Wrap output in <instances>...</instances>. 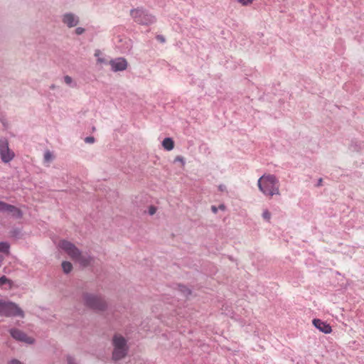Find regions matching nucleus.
<instances>
[{
  "label": "nucleus",
  "mask_w": 364,
  "mask_h": 364,
  "mask_svg": "<svg viewBox=\"0 0 364 364\" xmlns=\"http://www.w3.org/2000/svg\"><path fill=\"white\" fill-rule=\"evenodd\" d=\"M58 247L81 267H87L93 260V258L90 255L87 253L82 254L73 243L68 240H60L58 243Z\"/></svg>",
  "instance_id": "f257e3e1"
},
{
  "label": "nucleus",
  "mask_w": 364,
  "mask_h": 364,
  "mask_svg": "<svg viewBox=\"0 0 364 364\" xmlns=\"http://www.w3.org/2000/svg\"><path fill=\"white\" fill-rule=\"evenodd\" d=\"M259 190L266 196L280 195L279 181L272 174H264L257 181Z\"/></svg>",
  "instance_id": "f03ea898"
},
{
  "label": "nucleus",
  "mask_w": 364,
  "mask_h": 364,
  "mask_svg": "<svg viewBox=\"0 0 364 364\" xmlns=\"http://www.w3.org/2000/svg\"><path fill=\"white\" fill-rule=\"evenodd\" d=\"M113 346L112 360L114 361L120 360L124 358L129 351L127 340L121 334L116 333L113 336L112 340Z\"/></svg>",
  "instance_id": "7ed1b4c3"
},
{
  "label": "nucleus",
  "mask_w": 364,
  "mask_h": 364,
  "mask_svg": "<svg viewBox=\"0 0 364 364\" xmlns=\"http://www.w3.org/2000/svg\"><path fill=\"white\" fill-rule=\"evenodd\" d=\"M130 15L136 23L142 26L151 25L156 21V17L152 14L143 8L132 9Z\"/></svg>",
  "instance_id": "20e7f679"
},
{
  "label": "nucleus",
  "mask_w": 364,
  "mask_h": 364,
  "mask_svg": "<svg viewBox=\"0 0 364 364\" xmlns=\"http://www.w3.org/2000/svg\"><path fill=\"white\" fill-rule=\"evenodd\" d=\"M85 305L96 311H102L107 309V303L101 296L86 293L83 295Z\"/></svg>",
  "instance_id": "39448f33"
},
{
  "label": "nucleus",
  "mask_w": 364,
  "mask_h": 364,
  "mask_svg": "<svg viewBox=\"0 0 364 364\" xmlns=\"http://www.w3.org/2000/svg\"><path fill=\"white\" fill-rule=\"evenodd\" d=\"M0 315L24 317L22 309L15 303L0 300Z\"/></svg>",
  "instance_id": "423d86ee"
},
{
  "label": "nucleus",
  "mask_w": 364,
  "mask_h": 364,
  "mask_svg": "<svg viewBox=\"0 0 364 364\" xmlns=\"http://www.w3.org/2000/svg\"><path fill=\"white\" fill-rule=\"evenodd\" d=\"M15 156L14 152L10 149L9 141L6 138L0 139V157L1 161L5 163H9Z\"/></svg>",
  "instance_id": "0eeeda50"
},
{
  "label": "nucleus",
  "mask_w": 364,
  "mask_h": 364,
  "mask_svg": "<svg viewBox=\"0 0 364 364\" xmlns=\"http://www.w3.org/2000/svg\"><path fill=\"white\" fill-rule=\"evenodd\" d=\"M112 72H121L127 70L128 67L127 60L122 57L116 58L109 61Z\"/></svg>",
  "instance_id": "6e6552de"
},
{
  "label": "nucleus",
  "mask_w": 364,
  "mask_h": 364,
  "mask_svg": "<svg viewBox=\"0 0 364 364\" xmlns=\"http://www.w3.org/2000/svg\"><path fill=\"white\" fill-rule=\"evenodd\" d=\"M61 21L68 28H73L80 22L79 16L72 12H66L61 16Z\"/></svg>",
  "instance_id": "1a4fd4ad"
},
{
  "label": "nucleus",
  "mask_w": 364,
  "mask_h": 364,
  "mask_svg": "<svg viewBox=\"0 0 364 364\" xmlns=\"http://www.w3.org/2000/svg\"><path fill=\"white\" fill-rule=\"evenodd\" d=\"M9 332L12 338H14L16 341L24 342L28 344H31L34 341V340L32 338L27 336V335L25 333H23L19 329L11 328Z\"/></svg>",
  "instance_id": "9d476101"
},
{
  "label": "nucleus",
  "mask_w": 364,
  "mask_h": 364,
  "mask_svg": "<svg viewBox=\"0 0 364 364\" xmlns=\"http://www.w3.org/2000/svg\"><path fill=\"white\" fill-rule=\"evenodd\" d=\"M0 212L11 213L13 214V216L16 218H21L22 217V213L20 209L13 205L8 204L1 200H0Z\"/></svg>",
  "instance_id": "9b49d317"
},
{
  "label": "nucleus",
  "mask_w": 364,
  "mask_h": 364,
  "mask_svg": "<svg viewBox=\"0 0 364 364\" xmlns=\"http://www.w3.org/2000/svg\"><path fill=\"white\" fill-rule=\"evenodd\" d=\"M313 324L317 329H318L320 331L324 333H329L332 331L331 326L327 323L321 321V319H314Z\"/></svg>",
  "instance_id": "f8f14e48"
},
{
  "label": "nucleus",
  "mask_w": 364,
  "mask_h": 364,
  "mask_svg": "<svg viewBox=\"0 0 364 364\" xmlns=\"http://www.w3.org/2000/svg\"><path fill=\"white\" fill-rule=\"evenodd\" d=\"M13 282L8 279L6 276L0 277V287L3 289L9 290L13 287Z\"/></svg>",
  "instance_id": "ddd939ff"
},
{
  "label": "nucleus",
  "mask_w": 364,
  "mask_h": 364,
  "mask_svg": "<svg viewBox=\"0 0 364 364\" xmlns=\"http://www.w3.org/2000/svg\"><path fill=\"white\" fill-rule=\"evenodd\" d=\"M163 147L167 151H171L174 147V142L171 138L166 137L162 141Z\"/></svg>",
  "instance_id": "4468645a"
},
{
  "label": "nucleus",
  "mask_w": 364,
  "mask_h": 364,
  "mask_svg": "<svg viewBox=\"0 0 364 364\" xmlns=\"http://www.w3.org/2000/svg\"><path fill=\"white\" fill-rule=\"evenodd\" d=\"M10 250V245L7 242H0V252L4 255H9Z\"/></svg>",
  "instance_id": "2eb2a0df"
},
{
  "label": "nucleus",
  "mask_w": 364,
  "mask_h": 364,
  "mask_svg": "<svg viewBox=\"0 0 364 364\" xmlns=\"http://www.w3.org/2000/svg\"><path fill=\"white\" fill-rule=\"evenodd\" d=\"M54 159V156L51 151L47 150L44 153L43 161L45 164L49 165V164Z\"/></svg>",
  "instance_id": "dca6fc26"
},
{
  "label": "nucleus",
  "mask_w": 364,
  "mask_h": 364,
  "mask_svg": "<svg viewBox=\"0 0 364 364\" xmlns=\"http://www.w3.org/2000/svg\"><path fill=\"white\" fill-rule=\"evenodd\" d=\"M62 268L65 274L70 273L73 269V264L68 261H64L62 262Z\"/></svg>",
  "instance_id": "f3484780"
},
{
  "label": "nucleus",
  "mask_w": 364,
  "mask_h": 364,
  "mask_svg": "<svg viewBox=\"0 0 364 364\" xmlns=\"http://www.w3.org/2000/svg\"><path fill=\"white\" fill-rule=\"evenodd\" d=\"M178 291L184 296H187L191 294V290L183 285H178Z\"/></svg>",
  "instance_id": "a211bd4d"
},
{
  "label": "nucleus",
  "mask_w": 364,
  "mask_h": 364,
  "mask_svg": "<svg viewBox=\"0 0 364 364\" xmlns=\"http://www.w3.org/2000/svg\"><path fill=\"white\" fill-rule=\"evenodd\" d=\"M262 218L267 220V221H269L270 219H271V213L268 210H264L262 213Z\"/></svg>",
  "instance_id": "6ab92c4d"
},
{
  "label": "nucleus",
  "mask_w": 364,
  "mask_h": 364,
  "mask_svg": "<svg viewBox=\"0 0 364 364\" xmlns=\"http://www.w3.org/2000/svg\"><path fill=\"white\" fill-rule=\"evenodd\" d=\"M64 82L68 85H70V86H74L75 85H73V79L71 77H70L69 75H65L64 77Z\"/></svg>",
  "instance_id": "aec40b11"
},
{
  "label": "nucleus",
  "mask_w": 364,
  "mask_h": 364,
  "mask_svg": "<svg viewBox=\"0 0 364 364\" xmlns=\"http://www.w3.org/2000/svg\"><path fill=\"white\" fill-rule=\"evenodd\" d=\"M84 141L87 144H93L95 139L93 136H87L85 138Z\"/></svg>",
  "instance_id": "412c9836"
},
{
  "label": "nucleus",
  "mask_w": 364,
  "mask_h": 364,
  "mask_svg": "<svg viewBox=\"0 0 364 364\" xmlns=\"http://www.w3.org/2000/svg\"><path fill=\"white\" fill-rule=\"evenodd\" d=\"M176 161L181 162L182 164V166L185 165V160H184L183 157L181 156H177L175 158L174 162H176Z\"/></svg>",
  "instance_id": "4be33fe9"
},
{
  "label": "nucleus",
  "mask_w": 364,
  "mask_h": 364,
  "mask_svg": "<svg viewBox=\"0 0 364 364\" xmlns=\"http://www.w3.org/2000/svg\"><path fill=\"white\" fill-rule=\"evenodd\" d=\"M85 28L82 27H77L75 28V32L77 35H81L85 32Z\"/></svg>",
  "instance_id": "5701e85b"
},
{
  "label": "nucleus",
  "mask_w": 364,
  "mask_h": 364,
  "mask_svg": "<svg viewBox=\"0 0 364 364\" xmlns=\"http://www.w3.org/2000/svg\"><path fill=\"white\" fill-rule=\"evenodd\" d=\"M97 61L98 63H102V64H107L108 63L109 64V62H107L106 60V59H105L102 57H98L97 58Z\"/></svg>",
  "instance_id": "b1692460"
},
{
  "label": "nucleus",
  "mask_w": 364,
  "mask_h": 364,
  "mask_svg": "<svg viewBox=\"0 0 364 364\" xmlns=\"http://www.w3.org/2000/svg\"><path fill=\"white\" fill-rule=\"evenodd\" d=\"M156 212V208L154 206H150L149 208V213L150 215H153Z\"/></svg>",
  "instance_id": "393cba45"
},
{
  "label": "nucleus",
  "mask_w": 364,
  "mask_h": 364,
  "mask_svg": "<svg viewBox=\"0 0 364 364\" xmlns=\"http://www.w3.org/2000/svg\"><path fill=\"white\" fill-rule=\"evenodd\" d=\"M68 364H77L75 359L71 356H68L67 358Z\"/></svg>",
  "instance_id": "a878e982"
},
{
  "label": "nucleus",
  "mask_w": 364,
  "mask_h": 364,
  "mask_svg": "<svg viewBox=\"0 0 364 364\" xmlns=\"http://www.w3.org/2000/svg\"><path fill=\"white\" fill-rule=\"evenodd\" d=\"M156 38H157L158 41H159L161 43H164L165 42V38L163 36H161V35H158L156 36Z\"/></svg>",
  "instance_id": "bb28decb"
},
{
  "label": "nucleus",
  "mask_w": 364,
  "mask_h": 364,
  "mask_svg": "<svg viewBox=\"0 0 364 364\" xmlns=\"http://www.w3.org/2000/svg\"><path fill=\"white\" fill-rule=\"evenodd\" d=\"M211 210L213 213H218V207H216L215 205H212L211 206Z\"/></svg>",
  "instance_id": "cd10ccee"
},
{
  "label": "nucleus",
  "mask_w": 364,
  "mask_h": 364,
  "mask_svg": "<svg viewBox=\"0 0 364 364\" xmlns=\"http://www.w3.org/2000/svg\"><path fill=\"white\" fill-rule=\"evenodd\" d=\"M218 189L220 191H226V186L225 185H220L218 186Z\"/></svg>",
  "instance_id": "c85d7f7f"
},
{
  "label": "nucleus",
  "mask_w": 364,
  "mask_h": 364,
  "mask_svg": "<svg viewBox=\"0 0 364 364\" xmlns=\"http://www.w3.org/2000/svg\"><path fill=\"white\" fill-rule=\"evenodd\" d=\"M4 259V255L3 253L0 252V267L2 265V262H3Z\"/></svg>",
  "instance_id": "c756f323"
},
{
  "label": "nucleus",
  "mask_w": 364,
  "mask_h": 364,
  "mask_svg": "<svg viewBox=\"0 0 364 364\" xmlns=\"http://www.w3.org/2000/svg\"><path fill=\"white\" fill-rule=\"evenodd\" d=\"M9 364H22V363L17 360H13Z\"/></svg>",
  "instance_id": "7c9ffc66"
},
{
  "label": "nucleus",
  "mask_w": 364,
  "mask_h": 364,
  "mask_svg": "<svg viewBox=\"0 0 364 364\" xmlns=\"http://www.w3.org/2000/svg\"><path fill=\"white\" fill-rule=\"evenodd\" d=\"M218 209L221 210H225V205L224 204H220L219 206H218Z\"/></svg>",
  "instance_id": "2f4dec72"
},
{
  "label": "nucleus",
  "mask_w": 364,
  "mask_h": 364,
  "mask_svg": "<svg viewBox=\"0 0 364 364\" xmlns=\"http://www.w3.org/2000/svg\"><path fill=\"white\" fill-rule=\"evenodd\" d=\"M100 54H101L100 51L99 50H97L95 51V55L97 58H98V57H101V56H100Z\"/></svg>",
  "instance_id": "473e14b6"
},
{
  "label": "nucleus",
  "mask_w": 364,
  "mask_h": 364,
  "mask_svg": "<svg viewBox=\"0 0 364 364\" xmlns=\"http://www.w3.org/2000/svg\"><path fill=\"white\" fill-rule=\"evenodd\" d=\"M55 87H56V86L54 84L51 85L50 87V88L52 89V90L55 89Z\"/></svg>",
  "instance_id": "72a5a7b5"
},
{
  "label": "nucleus",
  "mask_w": 364,
  "mask_h": 364,
  "mask_svg": "<svg viewBox=\"0 0 364 364\" xmlns=\"http://www.w3.org/2000/svg\"><path fill=\"white\" fill-rule=\"evenodd\" d=\"M321 183H322V179L320 178L318 181V186H321Z\"/></svg>",
  "instance_id": "f704fd0d"
}]
</instances>
